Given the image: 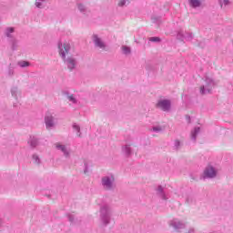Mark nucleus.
I'll return each mask as SVG.
<instances>
[{
    "mask_svg": "<svg viewBox=\"0 0 233 233\" xmlns=\"http://www.w3.org/2000/svg\"><path fill=\"white\" fill-rule=\"evenodd\" d=\"M67 219H68V221H70V223H75V221H76V215L68 214L67 215Z\"/></svg>",
    "mask_w": 233,
    "mask_h": 233,
    "instance_id": "obj_31",
    "label": "nucleus"
},
{
    "mask_svg": "<svg viewBox=\"0 0 233 233\" xmlns=\"http://www.w3.org/2000/svg\"><path fill=\"white\" fill-rule=\"evenodd\" d=\"M45 124L47 130H52V128H56V125H57V120L56 116L52 114H46L45 116Z\"/></svg>",
    "mask_w": 233,
    "mask_h": 233,
    "instance_id": "obj_10",
    "label": "nucleus"
},
{
    "mask_svg": "<svg viewBox=\"0 0 233 233\" xmlns=\"http://www.w3.org/2000/svg\"><path fill=\"white\" fill-rule=\"evenodd\" d=\"M15 32V28L14 27H6L4 31V35L8 37L9 39H14V33Z\"/></svg>",
    "mask_w": 233,
    "mask_h": 233,
    "instance_id": "obj_15",
    "label": "nucleus"
},
{
    "mask_svg": "<svg viewBox=\"0 0 233 233\" xmlns=\"http://www.w3.org/2000/svg\"><path fill=\"white\" fill-rule=\"evenodd\" d=\"M84 174H86L88 172V163L87 162H85L84 163Z\"/></svg>",
    "mask_w": 233,
    "mask_h": 233,
    "instance_id": "obj_34",
    "label": "nucleus"
},
{
    "mask_svg": "<svg viewBox=\"0 0 233 233\" xmlns=\"http://www.w3.org/2000/svg\"><path fill=\"white\" fill-rule=\"evenodd\" d=\"M130 5V0H117L116 7L117 8H127Z\"/></svg>",
    "mask_w": 233,
    "mask_h": 233,
    "instance_id": "obj_20",
    "label": "nucleus"
},
{
    "mask_svg": "<svg viewBox=\"0 0 233 233\" xmlns=\"http://www.w3.org/2000/svg\"><path fill=\"white\" fill-rule=\"evenodd\" d=\"M17 65L20 66V68H27V66H30V62L20 60L17 62Z\"/></svg>",
    "mask_w": 233,
    "mask_h": 233,
    "instance_id": "obj_26",
    "label": "nucleus"
},
{
    "mask_svg": "<svg viewBox=\"0 0 233 233\" xmlns=\"http://www.w3.org/2000/svg\"><path fill=\"white\" fill-rule=\"evenodd\" d=\"M199 132H201V128L199 127H195L192 131H191V139L193 141H196L198 135L199 134Z\"/></svg>",
    "mask_w": 233,
    "mask_h": 233,
    "instance_id": "obj_24",
    "label": "nucleus"
},
{
    "mask_svg": "<svg viewBox=\"0 0 233 233\" xmlns=\"http://www.w3.org/2000/svg\"><path fill=\"white\" fill-rule=\"evenodd\" d=\"M195 229L193 228H190L186 233H194Z\"/></svg>",
    "mask_w": 233,
    "mask_h": 233,
    "instance_id": "obj_35",
    "label": "nucleus"
},
{
    "mask_svg": "<svg viewBox=\"0 0 233 233\" xmlns=\"http://www.w3.org/2000/svg\"><path fill=\"white\" fill-rule=\"evenodd\" d=\"M122 153L126 157H130L132 156V147L129 144L122 146Z\"/></svg>",
    "mask_w": 233,
    "mask_h": 233,
    "instance_id": "obj_14",
    "label": "nucleus"
},
{
    "mask_svg": "<svg viewBox=\"0 0 233 233\" xmlns=\"http://www.w3.org/2000/svg\"><path fill=\"white\" fill-rule=\"evenodd\" d=\"M48 1L49 0H35V6H36V8L43 9L45 6H46V2Z\"/></svg>",
    "mask_w": 233,
    "mask_h": 233,
    "instance_id": "obj_22",
    "label": "nucleus"
},
{
    "mask_svg": "<svg viewBox=\"0 0 233 233\" xmlns=\"http://www.w3.org/2000/svg\"><path fill=\"white\" fill-rule=\"evenodd\" d=\"M171 106L172 102L167 98H160L156 104V107L162 112H170Z\"/></svg>",
    "mask_w": 233,
    "mask_h": 233,
    "instance_id": "obj_8",
    "label": "nucleus"
},
{
    "mask_svg": "<svg viewBox=\"0 0 233 233\" xmlns=\"http://www.w3.org/2000/svg\"><path fill=\"white\" fill-rule=\"evenodd\" d=\"M11 96L14 97L16 101L21 97V91L17 87H12L11 88Z\"/></svg>",
    "mask_w": 233,
    "mask_h": 233,
    "instance_id": "obj_19",
    "label": "nucleus"
},
{
    "mask_svg": "<svg viewBox=\"0 0 233 233\" xmlns=\"http://www.w3.org/2000/svg\"><path fill=\"white\" fill-rule=\"evenodd\" d=\"M121 51L124 56H130V54H132V48H130L128 46H122Z\"/></svg>",
    "mask_w": 233,
    "mask_h": 233,
    "instance_id": "obj_23",
    "label": "nucleus"
},
{
    "mask_svg": "<svg viewBox=\"0 0 233 233\" xmlns=\"http://www.w3.org/2000/svg\"><path fill=\"white\" fill-rule=\"evenodd\" d=\"M188 5L191 8H199L203 5L202 0H188Z\"/></svg>",
    "mask_w": 233,
    "mask_h": 233,
    "instance_id": "obj_17",
    "label": "nucleus"
},
{
    "mask_svg": "<svg viewBox=\"0 0 233 233\" xmlns=\"http://www.w3.org/2000/svg\"><path fill=\"white\" fill-rule=\"evenodd\" d=\"M76 6H77V9L79 10L80 14H84V15H86V14H88V12H90V11L88 10V7H86V5H85L82 4V3H78V4L76 5Z\"/></svg>",
    "mask_w": 233,
    "mask_h": 233,
    "instance_id": "obj_21",
    "label": "nucleus"
},
{
    "mask_svg": "<svg viewBox=\"0 0 233 233\" xmlns=\"http://www.w3.org/2000/svg\"><path fill=\"white\" fill-rule=\"evenodd\" d=\"M179 147H181V141L175 140V142H174V148H176V150H177L179 148Z\"/></svg>",
    "mask_w": 233,
    "mask_h": 233,
    "instance_id": "obj_33",
    "label": "nucleus"
},
{
    "mask_svg": "<svg viewBox=\"0 0 233 233\" xmlns=\"http://www.w3.org/2000/svg\"><path fill=\"white\" fill-rule=\"evenodd\" d=\"M66 66L70 72H73V70H76L77 68V58L74 56H66V58H62Z\"/></svg>",
    "mask_w": 233,
    "mask_h": 233,
    "instance_id": "obj_9",
    "label": "nucleus"
},
{
    "mask_svg": "<svg viewBox=\"0 0 233 233\" xmlns=\"http://www.w3.org/2000/svg\"><path fill=\"white\" fill-rule=\"evenodd\" d=\"M73 130L76 132V136H78V137H81V127H79V125L76 123L73 124Z\"/></svg>",
    "mask_w": 233,
    "mask_h": 233,
    "instance_id": "obj_27",
    "label": "nucleus"
},
{
    "mask_svg": "<svg viewBox=\"0 0 233 233\" xmlns=\"http://www.w3.org/2000/svg\"><path fill=\"white\" fill-rule=\"evenodd\" d=\"M100 221L104 227L110 225L112 221V208L108 206H104L100 209Z\"/></svg>",
    "mask_w": 233,
    "mask_h": 233,
    "instance_id": "obj_4",
    "label": "nucleus"
},
{
    "mask_svg": "<svg viewBox=\"0 0 233 233\" xmlns=\"http://www.w3.org/2000/svg\"><path fill=\"white\" fill-rule=\"evenodd\" d=\"M192 33L179 31L177 35V38L179 39V41H192Z\"/></svg>",
    "mask_w": 233,
    "mask_h": 233,
    "instance_id": "obj_12",
    "label": "nucleus"
},
{
    "mask_svg": "<svg viewBox=\"0 0 233 233\" xmlns=\"http://www.w3.org/2000/svg\"><path fill=\"white\" fill-rule=\"evenodd\" d=\"M219 176V167L214 165H208L205 167L201 178L202 179H216Z\"/></svg>",
    "mask_w": 233,
    "mask_h": 233,
    "instance_id": "obj_3",
    "label": "nucleus"
},
{
    "mask_svg": "<svg viewBox=\"0 0 233 233\" xmlns=\"http://www.w3.org/2000/svg\"><path fill=\"white\" fill-rule=\"evenodd\" d=\"M187 119H188V121H190V116H187Z\"/></svg>",
    "mask_w": 233,
    "mask_h": 233,
    "instance_id": "obj_36",
    "label": "nucleus"
},
{
    "mask_svg": "<svg viewBox=\"0 0 233 233\" xmlns=\"http://www.w3.org/2000/svg\"><path fill=\"white\" fill-rule=\"evenodd\" d=\"M219 5L221 8H225L226 6H228V5H230V0H219Z\"/></svg>",
    "mask_w": 233,
    "mask_h": 233,
    "instance_id": "obj_30",
    "label": "nucleus"
},
{
    "mask_svg": "<svg viewBox=\"0 0 233 233\" xmlns=\"http://www.w3.org/2000/svg\"><path fill=\"white\" fill-rule=\"evenodd\" d=\"M91 41L95 48H96L97 50H101V52H105L106 50V42H105V40L101 36H99V35H92Z\"/></svg>",
    "mask_w": 233,
    "mask_h": 233,
    "instance_id": "obj_7",
    "label": "nucleus"
},
{
    "mask_svg": "<svg viewBox=\"0 0 233 233\" xmlns=\"http://www.w3.org/2000/svg\"><path fill=\"white\" fill-rule=\"evenodd\" d=\"M157 194L164 201H167V199H168V196H167V193H165V187H163V186H158L157 187Z\"/></svg>",
    "mask_w": 233,
    "mask_h": 233,
    "instance_id": "obj_13",
    "label": "nucleus"
},
{
    "mask_svg": "<svg viewBox=\"0 0 233 233\" xmlns=\"http://www.w3.org/2000/svg\"><path fill=\"white\" fill-rule=\"evenodd\" d=\"M57 48L61 59H65L68 56V54H70V50H72V46L70 45V42L63 41L58 42Z\"/></svg>",
    "mask_w": 233,
    "mask_h": 233,
    "instance_id": "obj_5",
    "label": "nucleus"
},
{
    "mask_svg": "<svg viewBox=\"0 0 233 233\" xmlns=\"http://www.w3.org/2000/svg\"><path fill=\"white\" fill-rule=\"evenodd\" d=\"M149 41H151L152 43H159V41H161V38L157 36H153L149 38Z\"/></svg>",
    "mask_w": 233,
    "mask_h": 233,
    "instance_id": "obj_32",
    "label": "nucleus"
},
{
    "mask_svg": "<svg viewBox=\"0 0 233 233\" xmlns=\"http://www.w3.org/2000/svg\"><path fill=\"white\" fill-rule=\"evenodd\" d=\"M101 187L104 190H115L116 189V177L110 173L101 177Z\"/></svg>",
    "mask_w": 233,
    "mask_h": 233,
    "instance_id": "obj_2",
    "label": "nucleus"
},
{
    "mask_svg": "<svg viewBox=\"0 0 233 233\" xmlns=\"http://www.w3.org/2000/svg\"><path fill=\"white\" fill-rule=\"evenodd\" d=\"M151 132H155L156 134H159V132H163V127L155 126L150 129Z\"/></svg>",
    "mask_w": 233,
    "mask_h": 233,
    "instance_id": "obj_28",
    "label": "nucleus"
},
{
    "mask_svg": "<svg viewBox=\"0 0 233 233\" xmlns=\"http://www.w3.org/2000/svg\"><path fill=\"white\" fill-rule=\"evenodd\" d=\"M55 148L58 152H61V154H63L66 159H70V157L72 156V148L70 147V145L63 144L61 142H56L55 144Z\"/></svg>",
    "mask_w": 233,
    "mask_h": 233,
    "instance_id": "obj_6",
    "label": "nucleus"
},
{
    "mask_svg": "<svg viewBox=\"0 0 233 233\" xmlns=\"http://www.w3.org/2000/svg\"><path fill=\"white\" fill-rule=\"evenodd\" d=\"M11 45H12L13 50H17L19 41H17V39H15V38H11Z\"/></svg>",
    "mask_w": 233,
    "mask_h": 233,
    "instance_id": "obj_29",
    "label": "nucleus"
},
{
    "mask_svg": "<svg viewBox=\"0 0 233 233\" xmlns=\"http://www.w3.org/2000/svg\"><path fill=\"white\" fill-rule=\"evenodd\" d=\"M218 86V81L214 79V76L210 74L205 75L202 78L199 92L201 96H207L212 94L214 88Z\"/></svg>",
    "mask_w": 233,
    "mask_h": 233,
    "instance_id": "obj_1",
    "label": "nucleus"
},
{
    "mask_svg": "<svg viewBox=\"0 0 233 233\" xmlns=\"http://www.w3.org/2000/svg\"><path fill=\"white\" fill-rule=\"evenodd\" d=\"M28 145L32 147V148H35L37 145H39V139L37 137L31 136L27 141Z\"/></svg>",
    "mask_w": 233,
    "mask_h": 233,
    "instance_id": "obj_18",
    "label": "nucleus"
},
{
    "mask_svg": "<svg viewBox=\"0 0 233 233\" xmlns=\"http://www.w3.org/2000/svg\"><path fill=\"white\" fill-rule=\"evenodd\" d=\"M67 99L72 105H77L78 103L77 96H76L75 95L67 96Z\"/></svg>",
    "mask_w": 233,
    "mask_h": 233,
    "instance_id": "obj_25",
    "label": "nucleus"
},
{
    "mask_svg": "<svg viewBox=\"0 0 233 233\" xmlns=\"http://www.w3.org/2000/svg\"><path fill=\"white\" fill-rule=\"evenodd\" d=\"M32 163L35 164V167H41V164L43 161L41 160V157L37 154H33L31 157Z\"/></svg>",
    "mask_w": 233,
    "mask_h": 233,
    "instance_id": "obj_16",
    "label": "nucleus"
},
{
    "mask_svg": "<svg viewBox=\"0 0 233 233\" xmlns=\"http://www.w3.org/2000/svg\"><path fill=\"white\" fill-rule=\"evenodd\" d=\"M169 227H172L176 230H181L187 227V222L181 221L177 218L172 219L168 222Z\"/></svg>",
    "mask_w": 233,
    "mask_h": 233,
    "instance_id": "obj_11",
    "label": "nucleus"
}]
</instances>
